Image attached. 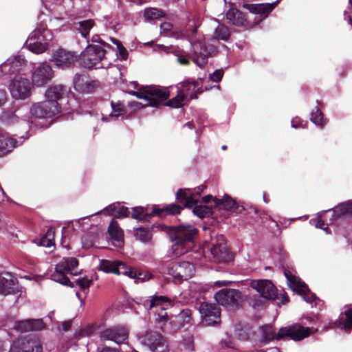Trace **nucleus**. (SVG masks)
Masks as SVG:
<instances>
[{
	"mask_svg": "<svg viewBox=\"0 0 352 352\" xmlns=\"http://www.w3.org/2000/svg\"><path fill=\"white\" fill-rule=\"evenodd\" d=\"M226 19L229 23L239 27H247L248 23L244 14L236 9H230L226 13Z\"/></svg>",
	"mask_w": 352,
	"mask_h": 352,
	"instance_id": "c85d7f7f",
	"label": "nucleus"
},
{
	"mask_svg": "<svg viewBox=\"0 0 352 352\" xmlns=\"http://www.w3.org/2000/svg\"><path fill=\"white\" fill-rule=\"evenodd\" d=\"M52 40V34L44 24H39L29 35L25 45L32 52L39 54L45 52Z\"/></svg>",
	"mask_w": 352,
	"mask_h": 352,
	"instance_id": "7ed1b4c3",
	"label": "nucleus"
},
{
	"mask_svg": "<svg viewBox=\"0 0 352 352\" xmlns=\"http://www.w3.org/2000/svg\"><path fill=\"white\" fill-rule=\"evenodd\" d=\"M16 143L15 139L0 130V157L12 151L17 146Z\"/></svg>",
	"mask_w": 352,
	"mask_h": 352,
	"instance_id": "cd10ccee",
	"label": "nucleus"
},
{
	"mask_svg": "<svg viewBox=\"0 0 352 352\" xmlns=\"http://www.w3.org/2000/svg\"><path fill=\"white\" fill-rule=\"evenodd\" d=\"M131 94L146 102L144 105H142V107L144 106L157 107L170 96L167 88H160L156 86L142 87L137 91H132Z\"/></svg>",
	"mask_w": 352,
	"mask_h": 352,
	"instance_id": "39448f33",
	"label": "nucleus"
},
{
	"mask_svg": "<svg viewBox=\"0 0 352 352\" xmlns=\"http://www.w3.org/2000/svg\"><path fill=\"white\" fill-rule=\"evenodd\" d=\"M250 286L265 299L274 300L277 296V289L270 280H252Z\"/></svg>",
	"mask_w": 352,
	"mask_h": 352,
	"instance_id": "f3484780",
	"label": "nucleus"
},
{
	"mask_svg": "<svg viewBox=\"0 0 352 352\" xmlns=\"http://www.w3.org/2000/svg\"><path fill=\"white\" fill-rule=\"evenodd\" d=\"M113 43L116 45L117 50L122 59L126 60L128 58V52L122 43L117 39L112 38Z\"/></svg>",
	"mask_w": 352,
	"mask_h": 352,
	"instance_id": "8fccbe9b",
	"label": "nucleus"
},
{
	"mask_svg": "<svg viewBox=\"0 0 352 352\" xmlns=\"http://www.w3.org/2000/svg\"><path fill=\"white\" fill-rule=\"evenodd\" d=\"M336 325L345 330L352 329V309L342 314L336 322Z\"/></svg>",
	"mask_w": 352,
	"mask_h": 352,
	"instance_id": "c9c22d12",
	"label": "nucleus"
},
{
	"mask_svg": "<svg viewBox=\"0 0 352 352\" xmlns=\"http://www.w3.org/2000/svg\"><path fill=\"white\" fill-rule=\"evenodd\" d=\"M165 15L164 12L155 8H146L144 10V18L146 21L157 20Z\"/></svg>",
	"mask_w": 352,
	"mask_h": 352,
	"instance_id": "a19ab883",
	"label": "nucleus"
},
{
	"mask_svg": "<svg viewBox=\"0 0 352 352\" xmlns=\"http://www.w3.org/2000/svg\"><path fill=\"white\" fill-rule=\"evenodd\" d=\"M193 213L199 217L203 218L208 216L211 213V209L207 206L202 205H194Z\"/></svg>",
	"mask_w": 352,
	"mask_h": 352,
	"instance_id": "49530a36",
	"label": "nucleus"
},
{
	"mask_svg": "<svg viewBox=\"0 0 352 352\" xmlns=\"http://www.w3.org/2000/svg\"><path fill=\"white\" fill-rule=\"evenodd\" d=\"M173 305V303L172 300L164 296H152L148 301L147 305L150 309H155V311H157L158 309L164 311Z\"/></svg>",
	"mask_w": 352,
	"mask_h": 352,
	"instance_id": "a878e982",
	"label": "nucleus"
},
{
	"mask_svg": "<svg viewBox=\"0 0 352 352\" xmlns=\"http://www.w3.org/2000/svg\"><path fill=\"white\" fill-rule=\"evenodd\" d=\"M182 208L176 204H170L164 208L155 209L153 211V214L162 216L164 212H166L170 214H175L180 212Z\"/></svg>",
	"mask_w": 352,
	"mask_h": 352,
	"instance_id": "37998d69",
	"label": "nucleus"
},
{
	"mask_svg": "<svg viewBox=\"0 0 352 352\" xmlns=\"http://www.w3.org/2000/svg\"><path fill=\"white\" fill-rule=\"evenodd\" d=\"M204 186H199L194 190H179L177 192L176 199L179 203L182 204L186 208H192L197 204L199 195L204 191Z\"/></svg>",
	"mask_w": 352,
	"mask_h": 352,
	"instance_id": "6ab92c4d",
	"label": "nucleus"
},
{
	"mask_svg": "<svg viewBox=\"0 0 352 352\" xmlns=\"http://www.w3.org/2000/svg\"><path fill=\"white\" fill-rule=\"evenodd\" d=\"M198 256L199 253H192L188 256V261L171 263L167 267V273L177 281L192 278L195 272V265L197 263Z\"/></svg>",
	"mask_w": 352,
	"mask_h": 352,
	"instance_id": "20e7f679",
	"label": "nucleus"
},
{
	"mask_svg": "<svg viewBox=\"0 0 352 352\" xmlns=\"http://www.w3.org/2000/svg\"><path fill=\"white\" fill-rule=\"evenodd\" d=\"M98 269L105 273H113L117 275L123 274L130 278H136L138 280L144 281L151 278V274L139 273L137 275L135 272L129 268L124 263L116 261L102 260Z\"/></svg>",
	"mask_w": 352,
	"mask_h": 352,
	"instance_id": "0eeeda50",
	"label": "nucleus"
},
{
	"mask_svg": "<svg viewBox=\"0 0 352 352\" xmlns=\"http://www.w3.org/2000/svg\"><path fill=\"white\" fill-rule=\"evenodd\" d=\"M43 327V320L40 319H28L16 321L14 324V328L20 333L40 331Z\"/></svg>",
	"mask_w": 352,
	"mask_h": 352,
	"instance_id": "4be33fe9",
	"label": "nucleus"
},
{
	"mask_svg": "<svg viewBox=\"0 0 352 352\" xmlns=\"http://www.w3.org/2000/svg\"><path fill=\"white\" fill-rule=\"evenodd\" d=\"M193 60L199 67H204L207 63V57L211 52L201 42H196L192 44Z\"/></svg>",
	"mask_w": 352,
	"mask_h": 352,
	"instance_id": "5701e85b",
	"label": "nucleus"
},
{
	"mask_svg": "<svg viewBox=\"0 0 352 352\" xmlns=\"http://www.w3.org/2000/svg\"><path fill=\"white\" fill-rule=\"evenodd\" d=\"M43 346L40 340L36 337L25 338L22 342V348H12L10 352H42Z\"/></svg>",
	"mask_w": 352,
	"mask_h": 352,
	"instance_id": "393cba45",
	"label": "nucleus"
},
{
	"mask_svg": "<svg viewBox=\"0 0 352 352\" xmlns=\"http://www.w3.org/2000/svg\"><path fill=\"white\" fill-rule=\"evenodd\" d=\"M230 36V34L228 28L223 24H220L217 22V25L214 29L212 38L217 41H228Z\"/></svg>",
	"mask_w": 352,
	"mask_h": 352,
	"instance_id": "e433bc0d",
	"label": "nucleus"
},
{
	"mask_svg": "<svg viewBox=\"0 0 352 352\" xmlns=\"http://www.w3.org/2000/svg\"><path fill=\"white\" fill-rule=\"evenodd\" d=\"M76 57L72 52L59 49L54 54L53 62L57 67L65 68L72 65L76 61Z\"/></svg>",
	"mask_w": 352,
	"mask_h": 352,
	"instance_id": "aec40b11",
	"label": "nucleus"
},
{
	"mask_svg": "<svg viewBox=\"0 0 352 352\" xmlns=\"http://www.w3.org/2000/svg\"><path fill=\"white\" fill-rule=\"evenodd\" d=\"M170 53L177 58V61L179 64L182 65L189 64L190 55L184 50L172 46Z\"/></svg>",
	"mask_w": 352,
	"mask_h": 352,
	"instance_id": "4c0bfd02",
	"label": "nucleus"
},
{
	"mask_svg": "<svg viewBox=\"0 0 352 352\" xmlns=\"http://www.w3.org/2000/svg\"><path fill=\"white\" fill-rule=\"evenodd\" d=\"M284 274L289 287L292 290L302 296L305 301L312 303L316 299L315 294L310 292L307 285L302 282L298 277L295 276L288 270H285Z\"/></svg>",
	"mask_w": 352,
	"mask_h": 352,
	"instance_id": "1a4fd4ad",
	"label": "nucleus"
},
{
	"mask_svg": "<svg viewBox=\"0 0 352 352\" xmlns=\"http://www.w3.org/2000/svg\"><path fill=\"white\" fill-rule=\"evenodd\" d=\"M202 322L206 325H212L217 323L220 320V309L215 303L201 302L199 307Z\"/></svg>",
	"mask_w": 352,
	"mask_h": 352,
	"instance_id": "dca6fc26",
	"label": "nucleus"
},
{
	"mask_svg": "<svg viewBox=\"0 0 352 352\" xmlns=\"http://www.w3.org/2000/svg\"><path fill=\"white\" fill-rule=\"evenodd\" d=\"M53 77L51 67L47 63H41L35 67L32 71V83L36 87H42L47 84Z\"/></svg>",
	"mask_w": 352,
	"mask_h": 352,
	"instance_id": "a211bd4d",
	"label": "nucleus"
},
{
	"mask_svg": "<svg viewBox=\"0 0 352 352\" xmlns=\"http://www.w3.org/2000/svg\"><path fill=\"white\" fill-rule=\"evenodd\" d=\"M211 254L215 261L227 263L231 261L232 254L227 248L225 238L223 235L217 236L212 239Z\"/></svg>",
	"mask_w": 352,
	"mask_h": 352,
	"instance_id": "9b49d317",
	"label": "nucleus"
},
{
	"mask_svg": "<svg viewBox=\"0 0 352 352\" xmlns=\"http://www.w3.org/2000/svg\"><path fill=\"white\" fill-rule=\"evenodd\" d=\"M311 120L316 125L319 126L320 127H322L326 124V122L323 118V115L318 109H316V112H313L311 113Z\"/></svg>",
	"mask_w": 352,
	"mask_h": 352,
	"instance_id": "09e8293b",
	"label": "nucleus"
},
{
	"mask_svg": "<svg viewBox=\"0 0 352 352\" xmlns=\"http://www.w3.org/2000/svg\"><path fill=\"white\" fill-rule=\"evenodd\" d=\"M214 201L217 205L222 204L223 207L227 210H230L232 209L236 206L235 201L228 195H226L221 199H215Z\"/></svg>",
	"mask_w": 352,
	"mask_h": 352,
	"instance_id": "c03bdc74",
	"label": "nucleus"
},
{
	"mask_svg": "<svg viewBox=\"0 0 352 352\" xmlns=\"http://www.w3.org/2000/svg\"><path fill=\"white\" fill-rule=\"evenodd\" d=\"M101 340L111 341L118 344L124 343L129 337V329L126 326L118 325L107 328L100 332Z\"/></svg>",
	"mask_w": 352,
	"mask_h": 352,
	"instance_id": "f8f14e48",
	"label": "nucleus"
},
{
	"mask_svg": "<svg viewBox=\"0 0 352 352\" xmlns=\"http://www.w3.org/2000/svg\"><path fill=\"white\" fill-rule=\"evenodd\" d=\"M155 320L160 327H162V326L168 321V316L166 313H164V314H157Z\"/></svg>",
	"mask_w": 352,
	"mask_h": 352,
	"instance_id": "bf43d9fd",
	"label": "nucleus"
},
{
	"mask_svg": "<svg viewBox=\"0 0 352 352\" xmlns=\"http://www.w3.org/2000/svg\"><path fill=\"white\" fill-rule=\"evenodd\" d=\"M109 235L118 242H121L123 238V233L116 221L113 220L108 229Z\"/></svg>",
	"mask_w": 352,
	"mask_h": 352,
	"instance_id": "58836bf2",
	"label": "nucleus"
},
{
	"mask_svg": "<svg viewBox=\"0 0 352 352\" xmlns=\"http://www.w3.org/2000/svg\"><path fill=\"white\" fill-rule=\"evenodd\" d=\"M4 120L9 124H14L18 122L19 118L16 115L10 113L4 116Z\"/></svg>",
	"mask_w": 352,
	"mask_h": 352,
	"instance_id": "864d4df0",
	"label": "nucleus"
},
{
	"mask_svg": "<svg viewBox=\"0 0 352 352\" xmlns=\"http://www.w3.org/2000/svg\"><path fill=\"white\" fill-rule=\"evenodd\" d=\"M111 105L113 104H111ZM112 107L113 113L110 114V116L111 117H118L120 115L124 114L125 112L120 104H118V106H112Z\"/></svg>",
	"mask_w": 352,
	"mask_h": 352,
	"instance_id": "4d7b16f0",
	"label": "nucleus"
},
{
	"mask_svg": "<svg viewBox=\"0 0 352 352\" xmlns=\"http://www.w3.org/2000/svg\"><path fill=\"white\" fill-rule=\"evenodd\" d=\"M135 238L142 242H147L151 239L150 231L145 228H138L135 233Z\"/></svg>",
	"mask_w": 352,
	"mask_h": 352,
	"instance_id": "de8ad7c7",
	"label": "nucleus"
},
{
	"mask_svg": "<svg viewBox=\"0 0 352 352\" xmlns=\"http://www.w3.org/2000/svg\"><path fill=\"white\" fill-rule=\"evenodd\" d=\"M110 54L98 45L89 44L80 55V65L87 69L108 68L114 60L113 58H109Z\"/></svg>",
	"mask_w": 352,
	"mask_h": 352,
	"instance_id": "f03ea898",
	"label": "nucleus"
},
{
	"mask_svg": "<svg viewBox=\"0 0 352 352\" xmlns=\"http://www.w3.org/2000/svg\"><path fill=\"white\" fill-rule=\"evenodd\" d=\"M161 30L164 32L166 35H169L168 33L171 31L173 25L170 23L164 22L161 24Z\"/></svg>",
	"mask_w": 352,
	"mask_h": 352,
	"instance_id": "052dcab7",
	"label": "nucleus"
},
{
	"mask_svg": "<svg viewBox=\"0 0 352 352\" xmlns=\"http://www.w3.org/2000/svg\"><path fill=\"white\" fill-rule=\"evenodd\" d=\"M184 345L188 350H193V340L191 336L188 337V338L184 340Z\"/></svg>",
	"mask_w": 352,
	"mask_h": 352,
	"instance_id": "0e129e2a",
	"label": "nucleus"
},
{
	"mask_svg": "<svg viewBox=\"0 0 352 352\" xmlns=\"http://www.w3.org/2000/svg\"><path fill=\"white\" fill-rule=\"evenodd\" d=\"M26 60L21 56H17L12 59H8L3 65L2 67L6 69L7 66H10L8 72L14 74L19 71L21 68L25 65Z\"/></svg>",
	"mask_w": 352,
	"mask_h": 352,
	"instance_id": "7c9ffc66",
	"label": "nucleus"
},
{
	"mask_svg": "<svg viewBox=\"0 0 352 352\" xmlns=\"http://www.w3.org/2000/svg\"><path fill=\"white\" fill-rule=\"evenodd\" d=\"M78 27H76L78 32L83 37H87V36L89 34L91 29L94 25V22L93 20H85L82 21H79L76 23Z\"/></svg>",
	"mask_w": 352,
	"mask_h": 352,
	"instance_id": "79ce46f5",
	"label": "nucleus"
},
{
	"mask_svg": "<svg viewBox=\"0 0 352 352\" xmlns=\"http://www.w3.org/2000/svg\"><path fill=\"white\" fill-rule=\"evenodd\" d=\"M60 109L58 103L44 101L33 104L30 108V113L36 118H47L58 113Z\"/></svg>",
	"mask_w": 352,
	"mask_h": 352,
	"instance_id": "2eb2a0df",
	"label": "nucleus"
},
{
	"mask_svg": "<svg viewBox=\"0 0 352 352\" xmlns=\"http://www.w3.org/2000/svg\"><path fill=\"white\" fill-rule=\"evenodd\" d=\"M89 236H86L82 239V246L85 249H89L94 245V243L89 240Z\"/></svg>",
	"mask_w": 352,
	"mask_h": 352,
	"instance_id": "e2e57ef3",
	"label": "nucleus"
},
{
	"mask_svg": "<svg viewBox=\"0 0 352 352\" xmlns=\"http://www.w3.org/2000/svg\"><path fill=\"white\" fill-rule=\"evenodd\" d=\"M191 314V311L188 309H186L180 312L179 317L182 319L184 322H188L190 319Z\"/></svg>",
	"mask_w": 352,
	"mask_h": 352,
	"instance_id": "6e6d98bb",
	"label": "nucleus"
},
{
	"mask_svg": "<svg viewBox=\"0 0 352 352\" xmlns=\"http://www.w3.org/2000/svg\"><path fill=\"white\" fill-rule=\"evenodd\" d=\"M312 333L309 327H304L300 324H294L292 325L280 328L277 333L276 340H279L288 336L292 340L300 341L308 337Z\"/></svg>",
	"mask_w": 352,
	"mask_h": 352,
	"instance_id": "9d476101",
	"label": "nucleus"
},
{
	"mask_svg": "<svg viewBox=\"0 0 352 352\" xmlns=\"http://www.w3.org/2000/svg\"><path fill=\"white\" fill-rule=\"evenodd\" d=\"M65 272L63 265L58 263L56 265L54 272L51 274V278L63 285L72 286L69 278L65 276Z\"/></svg>",
	"mask_w": 352,
	"mask_h": 352,
	"instance_id": "473e14b6",
	"label": "nucleus"
},
{
	"mask_svg": "<svg viewBox=\"0 0 352 352\" xmlns=\"http://www.w3.org/2000/svg\"><path fill=\"white\" fill-rule=\"evenodd\" d=\"M54 231L52 228L48 229L45 234L41 240V245L45 247L50 248L54 245Z\"/></svg>",
	"mask_w": 352,
	"mask_h": 352,
	"instance_id": "a18cd8bd",
	"label": "nucleus"
},
{
	"mask_svg": "<svg viewBox=\"0 0 352 352\" xmlns=\"http://www.w3.org/2000/svg\"><path fill=\"white\" fill-rule=\"evenodd\" d=\"M292 127L294 129H297L298 127L304 128L305 125L302 123V121L300 120V118H296L292 120Z\"/></svg>",
	"mask_w": 352,
	"mask_h": 352,
	"instance_id": "680f3d73",
	"label": "nucleus"
},
{
	"mask_svg": "<svg viewBox=\"0 0 352 352\" xmlns=\"http://www.w3.org/2000/svg\"><path fill=\"white\" fill-rule=\"evenodd\" d=\"M261 333V342L263 344H267L269 342L276 340V336L275 330L271 325H263L260 327Z\"/></svg>",
	"mask_w": 352,
	"mask_h": 352,
	"instance_id": "f704fd0d",
	"label": "nucleus"
},
{
	"mask_svg": "<svg viewBox=\"0 0 352 352\" xmlns=\"http://www.w3.org/2000/svg\"><path fill=\"white\" fill-rule=\"evenodd\" d=\"M106 214H113L117 218H123L128 216V208L124 206L120 207L118 205L113 204L106 207L103 210Z\"/></svg>",
	"mask_w": 352,
	"mask_h": 352,
	"instance_id": "2f4dec72",
	"label": "nucleus"
},
{
	"mask_svg": "<svg viewBox=\"0 0 352 352\" xmlns=\"http://www.w3.org/2000/svg\"><path fill=\"white\" fill-rule=\"evenodd\" d=\"M6 93L4 89H0V106L3 104L6 101Z\"/></svg>",
	"mask_w": 352,
	"mask_h": 352,
	"instance_id": "69168bd1",
	"label": "nucleus"
},
{
	"mask_svg": "<svg viewBox=\"0 0 352 352\" xmlns=\"http://www.w3.org/2000/svg\"><path fill=\"white\" fill-rule=\"evenodd\" d=\"M198 81L188 80L180 84V87H177V94L173 98L167 102V105L173 108H178L191 99L197 98V93L199 92Z\"/></svg>",
	"mask_w": 352,
	"mask_h": 352,
	"instance_id": "423d86ee",
	"label": "nucleus"
},
{
	"mask_svg": "<svg viewBox=\"0 0 352 352\" xmlns=\"http://www.w3.org/2000/svg\"><path fill=\"white\" fill-rule=\"evenodd\" d=\"M97 85L95 80L90 79L86 75L76 74L74 78V88L80 93H90Z\"/></svg>",
	"mask_w": 352,
	"mask_h": 352,
	"instance_id": "412c9836",
	"label": "nucleus"
},
{
	"mask_svg": "<svg viewBox=\"0 0 352 352\" xmlns=\"http://www.w3.org/2000/svg\"><path fill=\"white\" fill-rule=\"evenodd\" d=\"M333 212L334 215L337 217L352 214V201H347L339 204L333 208Z\"/></svg>",
	"mask_w": 352,
	"mask_h": 352,
	"instance_id": "ea45409f",
	"label": "nucleus"
},
{
	"mask_svg": "<svg viewBox=\"0 0 352 352\" xmlns=\"http://www.w3.org/2000/svg\"><path fill=\"white\" fill-rule=\"evenodd\" d=\"M91 42L93 43L92 44H96V45H98V44H101L104 47H109V44H107L100 37V35L98 34H94L92 38H91Z\"/></svg>",
	"mask_w": 352,
	"mask_h": 352,
	"instance_id": "13d9d810",
	"label": "nucleus"
},
{
	"mask_svg": "<svg viewBox=\"0 0 352 352\" xmlns=\"http://www.w3.org/2000/svg\"><path fill=\"white\" fill-rule=\"evenodd\" d=\"M223 76V69H217L210 75V79L215 82H219Z\"/></svg>",
	"mask_w": 352,
	"mask_h": 352,
	"instance_id": "603ef678",
	"label": "nucleus"
},
{
	"mask_svg": "<svg viewBox=\"0 0 352 352\" xmlns=\"http://www.w3.org/2000/svg\"><path fill=\"white\" fill-rule=\"evenodd\" d=\"M214 298L219 305L228 310L235 309L243 300L241 292L234 289H221L214 294Z\"/></svg>",
	"mask_w": 352,
	"mask_h": 352,
	"instance_id": "6e6552de",
	"label": "nucleus"
},
{
	"mask_svg": "<svg viewBox=\"0 0 352 352\" xmlns=\"http://www.w3.org/2000/svg\"><path fill=\"white\" fill-rule=\"evenodd\" d=\"M32 85L30 80L23 77H16L10 85V91L14 99H25L31 94Z\"/></svg>",
	"mask_w": 352,
	"mask_h": 352,
	"instance_id": "ddd939ff",
	"label": "nucleus"
},
{
	"mask_svg": "<svg viewBox=\"0 0 352 352\" xmlns=\"http://www.w3.org/2000/svg\"><path fill=\"white\" fill-rule=\"evenodd\" d=\"M16 283V279L10 273L0 275V294H16L18 290Z\"/></svg>",
	"mask_w": 352,
	"mask_h": 352,
	"instance_id": "b1692460",
	"label": "nucleus"
},
{
	"mask_svg": "<svg viewBox=\"0 0 352 352\" xmlns=\"http://www.w3.org/2000/svg\"><path fill=\"white\" fill-rule=\"evenodd\" d=\"M197 230L190 225H179L169 228L168 234L172 242V254L180 256L194 246V237Z\"/></svg>",
	"mask_w": 352,
	"mask_h": 352,
	"instance_id": "f257e3e1",
	"label": "nucleus"
},
{
	"mask_svg": "<svg viewBox=\"0 0 352 352\" xmlns=\"http://www.w3.org/2000/svg\"><path fill=\"white\" fill-rule=\"evenodd\" d=\"M67 89L63 85H55L51 86L45 92V97L47 99L46 101L49 102L58 103V100L63 97Z\"/></svg>",
	"mask_w": 352,
	"mask_h": 352,
	"instance_id": "bb28decb",
	"label": "nucleus"
},
{
	"mask_svg": "<svg viewBox=\"0 0 352 352\" xmlns=\"http://www.w3.org/2000/svg\"><path fill=\"white\" fill-rule=\"evenodd\" d=\"M77 285L82 289H88L92 281L87 278H78L76 280Z\"/></svg>",
	"mask_w": 352,
	"mask_h": 352,
	"instance_id": "3c124183",
	"label": "nucleus"
},
{
	"mask_svg": "<svg viewBox=\"0 0 352 352\" xmlns=\"http://www.w3.org/2000/svg\"><path fill=\"white\" fill-rule=\"evenodd\" d=\"M151 352H168L169 348L166 340L157 332L147 331L142 341Z\"/></svg>",
	"mask_w": 352,
	"mask_h": 352,
	"instance_id": "4468645a",
	"label": "nucleus"
},
{
	"mask_svg": "<svg viewBox=\"0 0 352 352\" xmlns=\"http://www.w3.org/2000/svg\"><path fill=\"white\" fill-rule=\"evenodd\" d=\"M133 214H132V217L133 218H139V217L140 216V214L142 213H143V208H133Z\"/></svg>",
	"mask_w": 352,
	"mask_h": 352,
	"instance_id": "338daca9",
	"label": "nucleus"
},
{
	"mask_svg": "<svg viewBox=\"0 0 352 352\" xmlns=\"http://www.w3.org/2000/svg\"><path fill=\"white\" fill-rule=\"evenodd\" d=\"M237 337L241 340H245L248 338V333L243 330H241L240 332L237 333Z\"/></svg>",
	"mask_w": 352,
	"mask_h": 352,
	"instance_id": "774afa93",
	"label": "nucleus"
},
{
	"mask_svg": "<svg viewBox=\"0 0 352 352\" xmlns=\"http://www.w3.org/2000/svg\"><path fill=\"white\" fill-rule=\"evenodd\" d=\"M58 263L63 265V268L67 273L74 275L78 274V262L76 258H64Z\"/></svg>",
	"mask_w": 352,
	"mask_h": 352,
	"instance_id": "72a5a7b5",
	"label": "nucleus"
},
{
	"mask_svg": "<svg viewBox=\"0 0 352 352\" xmlns=\"http://www.w3.org/2000/svg\"><path fill=\"white\" fill-rule=\"evenodd\" d=\"M172 46H165L160 44H156L153 46V51L155 52H163L166 54H170Z\"/></svg>",
	"mask_w": 352,
	"mask_h": 352,
	"instance_id": "5fc2aeb1",
	"label": "nucleus"
},
{
	"mask_svg": "<svg viewBox=\"0 0 352 352\" xmlns=\"http://www.w3.org/2000/svg\"><path fill=\"white\" fill-rule=\"evenodd\" d=\"M278 3L277 1L272 3L251 4L248 6V8L253 14L266 17L274 9Z\"/></svg>",
	"mask_w": 352,
	"mask_h": 352,
	"instance_id": "c756f323",
	"label": "nucleus"
}]
</instances>
